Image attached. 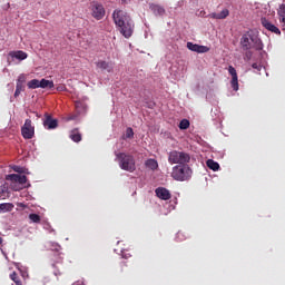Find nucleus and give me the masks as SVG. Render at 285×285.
<instances>
[{
  "mask_svg": "<svg viewBox=\"0 0 285 285\" xmlns=\"http://www.w3.org/2000/svg\"><path fill=\"white\" fill-rule=\"evenodd\" d=\"M112 19L120 35H122L125 39H130L135 30V22H132L130 16L124 10L116 9L112 13Z\"/></svg>",
  "mask_w": 285,
  "mask_h": 285,
  "instance_id": "nucleus-1",
  "label": "nucleus"
},
{
  "mask_svg": "<svg viewBox=\"0 0 285 285\" xmlns=\"http://www.w3.org/2000/svg\"><path fill=\"white\" fill-rule=\"evenodd\" d=\"M240 45L243 50H263L264 45L262 43V39L253 32V31H247L246 33L243 35L240 39Z\"/></svg>",
  "mask_w": 285,
  "mask_h": 285,
  "instance_id": "nucleus-2",
  "label": "nucleus"
},
{
  "mask_svg": "<svg viewBox=\"0 0 285 285\" xmlns=\"http://www.w3.org/2000/svg\"><path fill=\"white\" fill-rule=\"evenodd\" d=\"M116 158L118 159V164L121 170H126L127 173H135V170H137L135 157L132 155L118 153L116 154Z\"/></svg>",
  "mask_w": 285,
  "mask_h": 285,
  "instance_id": "nucleus-3",
  "label": "nucleus"
},
{
  "mask_svg": "<svg viewBox=\"0 0 285 285\" xmlns=\"http://www.w3.org/2000/svg\"><path fill=\"white\" fill-rule=\"evenodd\" d=\"M193 170L187 165H177L173 167L171 177L176 181H187L190 179Z\"/></svg>",
  "mask_w": 285,
  "mask_h": 285,
  "instance_id": "nucleus-4",
  "label": "nucleus"
},
{
  "mask_svg": "<svg viewBox=\"0 0 285 285\" xmlns=\"http://www.w3.org/2000/svg\"><path fill=\"white\" fill-rule=\"evenodd\" d=\"M168 161L169 164H179V166H185V164H190V154L173 150L168 155Z\"/></svg>",
  "mask_w": 285,
  "mask_h": 285,
  "instance_id": "nucleus-5",
  "label": "nucleus"
},
{
  "mask_svg": "<svg viewBox=\"0 0 285 285\" xmlns=\"http://www.w3.org/2000/svg\"><path fill=\"white\" fill-rule=\"evenodd\" d=\"M21 136L23 139H32L35 137V125L31 119H26L21 127Z\"/></svg>",
  "mask_w": 285,
  "mask_h": 285,
  "instance_id": "nucleus-6",
  "label": "nucleus"
},
{
  "mask_svg": "<svg viewBox=\"0 0 285 285\" xmlns=\"http://www.w3.org/2000/svg\"><path fill=\"white\" fill-rule=\"evenodd\" d=\"M91 16L94 19H97V21H101V19L106 17V9L100 3H94L91 7Z\"/></svg>",
  "mask_w": 285,
  "mask_h": 285,
  "instance_id": "nucleus-7",
  "label": "nucleus"
},
{
  "mask_svg": "<svg viewBox=\"0 0 285 285\" xmlns=\"http://www.w3.org/2000/svg\"><path fill=\"white\" fill-rule=\"evenodd\" d=\"M59 126V120L53 119L50 114H45V119H43V127L47 128V130H55V128H58Z\"/></svg>",
  "mask_w": 285,
  "mask_h": 285,
  "instance_id": "nucleus-8",
  "label": "nucleus"
},
{
  "mask_svg": "<svg viewBox=\"0 0 285 285\" xmlns=\"http://www.w3.org/2000/svg\"><path fill=\"white\" fill-rule=\"evenodd\" d=\"M14 59H18V61H24V59H28V55L26 53V51H22V50L10 51L8 55L9 63L11 61H14Z\"/></svg>",
  "mask_w": 285,
  "mask_h": 285,
  "instance_id": "nucleus-9",
  "label": "nucleus"
},
{
  "mask_svg": "<svg viewBox=\"0 0 285 285\" xmlns=\"http://www.w3.org/2000/svg\"><path fill=\"white\" fill-rule=\"evenodd\" d=\"M228 72L232 76L230 85H232L233 90H235V91L239 90V80L237 77V70L235 69V67L229 66Z\"/></svg>",
  "mask_w": 285,
  "mask_h": 285,
  "instance_id": "nucleus-10",
  "label": "nucleus"
},
{
  "mask_svg": "<svg viewBox=\"0 0 285 285\" xmlns=\"http://www.w3.org/2000/svg\"><path fill=\"white\" fill-rule=\"evenodd\" d=\"M187 48L191 52H198L199 55H204L205 52H209L210 48L202 45H195L193 42H187Z\"/></svg>",
  "mask_w": 285,
  "mask_h": 285,
  "instance_id": "nucleus-11",
  "label": "nucleus"
},
{
  "mask_svg": "<svg viewBox=\"0 0 285 285\" xmlns=\"http://www.w3.org/2000/svg\"><path fill=\"white\" fill-rule=\"evenodd\" d=\"M155 193L158 199H163L164 202H168V199L171 197L170 190H168L166 187H158L156 188Z\"/></svg>",
  "mask_w": 285,
  "mask_h": 285,
  "instance_id": "nucleus-12",
  "label": "nucleus"
},
{
  "mask_svg": "<svg viewBox=\"0 0 285 285\" xmlns=\"http://www.w3.org/2000/svg\"><path fill=\"white\" fill-rule=\"evenodd\" d=\"M52 262H53V263L51 264V266H52V268H55V269H53V275H55L56 277H59V276L63 275V273L61 272V269L57 267V264H62V263H63V258L61 257V255L57 254V255L55 256V258H52Z\"/></svg>",
  "mask_w": 285,
  "mask_h": 285,
  "instance_id": "nucleus-13",
  "label": "nucleus"
},
{
  "mask_svg": "<svg viewBox=\"0 0 285 285\" xmlns=\"http://www.w3.org/2000/svg\"><path fill=\"white\" fill-rule=\"evenodd\" d=\"M261 22H262V26H264V28L269 32H274V35H282V31L279 30V28L275 27V24H272L271 21H268V19L262 18Z\"/></svg>",
  "mask_w": 285,
  "mask_h": 285,
  "instance_id": "nucleus-14",
  "label": "nucleus"
},
{
  "mask_svg": "<svg viewBox=\"0 0 285 285\" xmlns=\"http://www.w3.org/2000/svg\"><path fill=\"white\" fill-rule=\"evenodd\" d=\"M96 67L99 68V70H106V72H112V70H115V63L105 60H98Z\"/></svg>",
  "mask_w": 285,
  "mask_h": 285,
  "instance_id": "nucleus-15",
  "label": "nucleus"
},
{
  "mask_svg": "<svg viewBox=\"0 0 285 285\" xmlns=\"http://www.w3.org/2000/svg\"><path fill=\"white\" fill-rule=\"evenodd\" d=\"M9 178L11 179V181H16L17 184H26L28 181V177H26V175H18V174H11L9 175Z\"/></svg>",
  "mask_w": 285,
  "mask_h": 285,
  "instance_id": "nucleus-16",
  "label": "nucleus"
},
{
  "mask_svg": "<svg viewBox=\"0 0 285 285\" xmlns=\"http://www.w3.org/2000/svg\"><path fill=\"white\" fill-rule=\"evenodd\" d=\"M69 138L71 141H75V144H79V141H81V132H79V129L75 128L70 131Z\"/></svg>",
  "mask_w": 285,
  "mask_h": 285,
  "instance_id": "nucleus-17",
  "label": "nucleus"
},
{
  "mask_svg": "<svg viewBox=\"0 0 285 285\" xmlns=\"http://www.w3.org/2000/svg\"><path fill=\"white\" fill-rule=\"evenodd\" d=\"M228 14H230V11H228V9H224L219 13H216V12L210 13L209 17H210V19H226V17H228Z\"/></svg>",
  "mask_w": 285,
  "mask_h": 285,
  "instance_id": "nucleus-18",
  "label": "nucleus"
},
{
  "mask_svg": "<svg viewBox=\"0 0 285 285\" xmlns=\"http://www.w3.org/2000/svg\"><path fill=\"white\" fill-rule=\"evenodd\" d=\"M206 164H207V168H209L210 170H214V173H217V170H219V163L213 159H208Z\"/></svg>",
  "mask_w": 285,
  "mask_h": 285,
  "instance_id": "nucleus-19",
  "label": "nucleus"
},
{
  "mask_svg": "<svg viewBox=\"0 0 285 285\" xmlns=\"http://www.w3.org/2000/svg\"><path fill=\"white\" fill-rule=\"evenodd\" d=\"M40 88H55V82L52 80H47L46 78H42L40 80Z\"/></svg>",
  "mask_w": 285,
  "mask_h": 285,
  "instance_id": "nucleus-20",
  "label": "nucleus"
},
{
  "mask_svg": "<svg viewBox=\"0 0 285 285\" xmlns=\"http://www.w3.org/2000/svg\"><path fill=\"white\" fill-rule=\"evenodd\" d=\"M145 166L147 168H150V170H157V168H159V164H157V160H155L153 158L146 160Z\"/></svg>",
  "mask_w": 285,
  "mask_h": 285,
  "instance_id": "nucleus-21",
  "label": "nucleus"
},
{
  "mask_svg": "<svg viewBox=\"0 0 285 285\" xmlns=\"http://www.w3.org/2000/svg\"><path fill=\"white\" fill-rule=\"evenodd\" d=\"M27 86L30 90H37V88H40V80L32 79L27 83Z\"/></svg>",
  "mask_w": 285,
  "mask_h": 285,
  "instance_id": "nucleus-22",
  "label": "nucleus"
},
{
  "mask_svg": "<svg viewBox=\"0 0 285 285\" xmlns=\"http://www.w3.org/2000/svg\"><path fill=\"white\" fill-rule=\"evenodd\" d=\"M277 13H278L281 23L285 26V4H281Z\"/></svg>",
  "mask_w": 285,
  "mask_h": 285,
  "instance_id": "nucleus-23",
  "label": "nucleus"
},
{
  "mask_svg": "<svg viewBox=\"0 0 285 285\" xmlns=\"http://www.w3.org/2000/svg\"><path fill=\"white\" fill-rule=\"evenodd\" d=\"M188 128H190V121H188V119H183L179 122V129L180 130H188Z\"/></svg>",
  "mask_w": 285,
  "mask_h": 285,
  "instance_id": "nucleus-24",
  "label": "nucleus"
},
{
  "mask_svg": "<svg viewBox=\"0 0 285 285\" xmlns=\"http://www.w3.org/2000/svg\"><path fill=\"white\" fill-rule=\"evenodd\" d=\"M29 219L33 224H41V216H39L38 214H30Z\"/></svg>",
  "mask_w": 285,
  "mask_h": 285,
  "instance_id": "nucleus-25",
  "label": "nucleus"
},
{
  "mask_svg": "<svg viewBox=\"0 0 285 285\" xmlns=\"http://www.w3.org/2000/svg\"><path fill=\"white\" fill-rule=\"evenodd\" d=\"M23 90H26V86L24 85H17L16 83V91L13 97H19V95H21V92H23Z\"/></svg>",
  "mask_w": 285,
  "mask_h": 285,
  "instance_id": "nucleus-26",
  "label": "nucleus"
},
{
  "mask_svg": "<svg viewBox=\"0 0 285 285\" xmlns=\"http://www.w3.org/2000/svg\"><path fill=\"white\" fill-rule=\"evenodd\" d=\"M154 12H156V14H165L166 13V9H164V7L161 6H154L153 7Z\"/></svg>",
  "mask_w": 285,
  "mask_h": 285,
  "instance_id": "nucleus-27",
  "label": "nucleus"
},
{
  "mask_svg": "<svg viewBox=\"0 0 285 285\" xmlns=\"http://www.w3.org/2000/svg\"><path fill=\"white\" fill-rule=\"evenodd\" d=\"M135 137V131L132 130V128L128 127L126 129V138L127 139H132Z\"/></svg>",
  "mask_w": 285,
  "mask_h": 285,
  "instance_id": "nucleus-28",
  "label": "nucleus"
},
{
  "mask_svg": "<svg viewBox=\"0 0 285 285\" xmlns=\"http://www.w3.org/2000/svg\"><path fill=\"white\" fill-rule=\"evenodd\" d=\"M23 83H26V75L21 73L17 79V85L23 86Z\"/></svg>",
  "mask_w": 285,
  "mask_h": 285,
  "instance_id": "nucleus-29",
  "label": "nucleus"
},
{
  "mask_svg": "<svg viewBox=\"0 0 285 285\" xmlns=\"http://www.w3.org/2000/svg\"><path fill=\"white\" fill-rule=\"evenodd\" d=\"M56 90H57L58 92H66V85H58L57 88H56Z\"/></svg>",
  "mask_w": 285,
  "mask_h": 285,
  "instance_id": "nucleus-30",
  "label": "nucleus"
},
{
  "mask_svg": "<svg viewBox=\"0 0 285 285\" xmlns=\"http://www.w3.org/2000/svg\"><path fill=\"white\" fill-rule=\"evenodd\" d=\"M124 268H128V263L126 261L120 262V271L124 273Z\"/></svg>",
  "mask_w": 285,
  "mask_h": 285,
  "instance_id": "nucleus-31",
  "label": "nucleus"
},
{
  "mask_svg": "<svg viewBox=\"0 0 285 285\" xmlns=\"http://www.w3.org/2000/svg\"><path fill=\"white\" fill-rule=\"evenodd\" d=\"M252 68H254V70H257L259 72V70H262V65L257 63V62H254L252 65Z\"/></svg>",
  "mask_w": 285,
  "mask_h": 285,
  "instance_id": "nucleus-32",
  "label": "nucleus"
},
{
  "mask_svg": "<svg viewBox=\"0 0 285 285\" xmlns=\"http://www.w3.org/2000/svg\"><path fill=\"white\" fill-rule=\"evenodd\" d=\"M245 59H247V61H250V59H253V52L252 51H246Z\"/></svg>",
  "mask_w": 285,
  "mask_h": 285,
  "instance_id": "nucleus-33",
  "label": "nucleus"
},
{
  "mask_svg": "<svg viewBox=\"0 0 285 285\" xmlns=\"http://www.w3.org/2000/svg\"><path fill=\"white\" fill-rule=\"evenodd\" d=\"M8 206H10V204H0V213L2 210H6L8 208Z\"/></svg>",
  "mask_w": 285,
  "mask_h": 285,
  "instance_id": "nucleus-34",
  "label": "nucleus"
},
{
  "mask_svg": "<svg viewBox=\"0 0 285 285\" xmlns=\"http://www.w3.org/2000/svg\"><path fill=\"white\" fill-rule=\"evenodd\" d=\"M75 119H77V116L71 115L67 118V121H75Z\"/></svg>",
  "mask_w": 285,
  "mask_h": 285,
  "instance_id": "nucleus-35",
  "label": "nucleus"
},
{
  "mask_svg": "<svg viewBox=\"0 0 285 285\" xmlns=\"http://www.w3.org/2000/svg\"><path fill=\"white\" fill-rule=\"evenodd\" d=\"M14 173H21V167H16Z\"/></svg>",
  "mask_w": 285,
  "mask_h": 285,
  "instance_id": "nucleus-36",
  "label": "nucleus"
},
{
  "mask_svg": "<svg viewBox=\"0 0 285 285\" xmlns=\"http://www.w3.org/2000/svg\"><path fill=\"white\" fill-rule=\"evenodd\" d=\"M181 235H183L181 232H179V233L177 234V237H181Z\"/></svg>",
  "mask_w": 285,
  "mask_h": 285,
  "instance_id": "nucleus-37",
  "label": "nucleus"
},
{
  "mask_svg": "<svg viewBox=\"0 0 285 285\" xmlns=\"http://www.w3.org/2000/svg\"><path fill=\"white\" fill-rule=\"evenodd\" d=\"M0 244H3V238L0 236Z\"/></svg>",
  "mask_w": 285,
  "mask_h": 285,
  "instance_id": "nucleus-38",
  "label": "nucleus"
}]
</instances>
